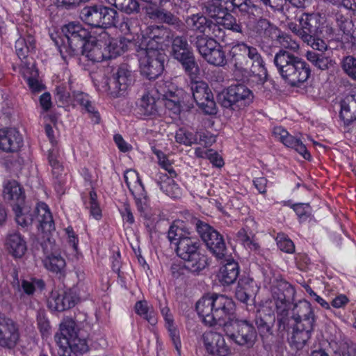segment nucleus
<instances>
[{
    "instance_id": "nucleus-1",
    "label": "nucleus",
    "mask_w": 356,
    "mask_h": 356,
    "mask_svg": "<svg viewBox=\"0 0 356 356\" xmlns=\"http://www.w3.org/2000/svg\"><path fill=\"white\" fill-rule=\"evenodd\" d=\"M171 32L161 26L147 27L138 35L135 47L141 73L149 79H156L164 70V47L169 44Z\"/></svg>"
},
{
    "instance_id": "nucleus-2",
    "label": "nucleus",
    "mask_w": 356,
    "mask_h": 356,
    "mask_svg": "<svg viewBox=\"0 0 356 356\" xmlns=\"http://www.w3.org/2000/svg\"><path fill=\"white\" fill-rule=\"evenodd\" d=\"M234 303L229 297L217 293L207 295L196 303V310L204 323L209 326L221 325L231 318L234 312Z\"/></svg>"
},
{
    "instance_id": "nucleus-3",
    "label": "nucleus",
    "mask_w": 356,
    "mask_h": 356,
    "mask_svg": "<svg viewBox=\"0 0 356 356\" xmlns=\"http://www.w3.org/2000/svg\"><path fill=\"white\" fill-rule=\"evenodd\" d=\"M273 62L281 77L292 86L304 83L311 74L309 65L289 51L280 49Z\"/></svg>"
},
{
    "instance_id": "nucleus-4",
    "label": "nucleus",
    "mask_w": 356,
    "mask_h": 356,
    "mask_svg": "<svg viewBox=\"0 0 356 356\" xmlns=\"http://www.w3.org/2000/svg\"><path fill=\"white\" fill-rule=\"evenodd\" d=\"M67 41L59 47L63 58L80 54L84 45L92 38L90 33L79 22H70L62 28Z\"/></svg>"
},
{
    "instance_id": "nucleus-5",
    "label": "nucleus",
    "mask_w": 356,
    "mask_h": 356,
    "mask_svg": "<svg viewBox=\"0 0 356 356\" xmlns=\"http://www.w3.org/2000/svg\"><path fill=\"white\" fill-rule=\"evenodd\" d=\"M80 18L86 24L101 29L115 26L118 22V13L112 8L102 5L84 7Z\"/></svg>"
},
{
    "instance_id": "nucleus-6",
    "label": "nucleus",
    "mask_w": 356,
    "mask_h": 356,
    "mask_svg": "<svg viewBox=\"0 0 356 356\" xmlns=\"http://www.w3.org/2000/svg\"><path fill=\"white\" fill-rule=\"evenodd\" d=\"M252 92L245 85H232L218 95L221 106L233 111L243 109L253 101Z\"/></svg>"
},
{
    "instance_id": "nucleus-7",
    "label": "nucleus",
    "mask_w": 356,
    "mask_h": 356,
    "mask_svg": "<svg viewBox=\"0 0 356 356\" xmlns=\"http://www.w3.org/2000/svg\"><path fill=\"white\" fill-rule=\"evenodd\" d=\"M195 46L200 54L208 63L215 66L226 65L225 53L216 40L203 35H197Z\"/></svg>"
},
{
    "instance_id": "nucleus-8",
    "label": "nucleus",
    "mask_w": 356,
    "mask_h": 356,
    "mask_svg": "<svg viewBox=\"0 0 356 356\" xmlns=\"http://www.w3.org/2000/svg\"><path fill=\"white\" fill-rule=\"evenodd\" d=\"M195 227L209 250L218 259L224 258L227 248L222 236L209 225L201 220L197 221Z\"/></svg>"
},
{
    "instance_id": "nucleus-9",
    "label": "nucleus",
    "mask_w": 356,
    "mask_h": 356,
    "mask_svg": "<svg viewBox=\"0 0 356 356\" xmlns=\"http://www.w3.org/2000/svg\"><path fill=\"white\" fill-rule=\"evenodd\" d=\"M191 90L197 105L204 113L213 115L216 113L213 95L205 82H191Z\"/></svg>"
},
{
    "instance_id": "nucleus-10",
    "label": "nucleus",
    "mask_w": 356,
    "mask_h": 356,
    "mask_svg": "<svg viewBox=\"0 0 356 356\" xmlns=\"http://www.w3.org/2000/svg\"><path fill=\"white\" fill-rule=\"evenodd\" d=\"M131 71L125 67H120L117 72L106 81L104 91L113 97L124 95L131 83Z\"/></svg>"
},
{
    "instance_id": "nucleus-11",
    "label": "nucleus",
    "mask_w": 356,
    "mask_h": 356,
    "mask_svg": "<svg viewBox=\"0 0 356 356\" xmlns=\"http://www.w3.org/2000/svg\"><path fill=\"white\" fill-rule=\"evenodd\" d=\"M202 339L206 351L212 356H231L233 354L232 348L218 332H205Z\"/></svg>"
},
{
    "instance_id": "nucleus-12",
    "label": "nucleus",
    "mask_w": 356,
    "mask_h": 356,
    "mask_svg": "<svg viewBox=\"0 0 356 356\" xmlns=\"http://www.w3.org/2000/svg\"><path fill=\"white\" fill-rule=\"evenodd\" d=\"M236 333L227 334L239 346H252L257 338V332L252 324L247 321H237L234 323Z\"/></svg>"
},
{
    "instance_id": "nucleus-13",
    "label": "nucleus",
    "mask_w": 356,
    "mask_h": 356,
    "mask_svg": "<svg viewBox=\"0 0 356 356\" xmlns=\"http://www.w3.org/2000/svg\"><path fill=\"white\" fill-rule=\"evenodd\" d=\"M19 339V333L16 323L0 312V346L13 348Z\"/></svg>"
},
{
    "instance_id": "nucleus-14",
    "label": "nucleus",
    "mask_w": 356,
    "mask_h": 356,
    "mask_svg": "<svg viewBox=\"0 0 356 356\" xmlns=\"http://www.w3.org/2000/svg\"><path fill=\"white\" fill-rule=\"evenodd\" d=\"M292 318L299 328L314 329L315 315L308 301H300L295 305Z\"/></svg>"
},
{
    "instance_id": "nucleus-15",
    "label": "nucleus",
    "mask_w": 356,
    "mask_h": 356,
    "mask_svg": "<svg viewBox=\"0 0 356 356\" xmlns=\"http://www.w3.org/2000/svg\"><path fill=\"white\" fill-rule=\"evenodd\" d=\"M292 318L299 328L314 329L315 315L308 301H300L295 305Z\"/></svg>"
},
{
    "instance_id": "nucleus-16",
    "label": "nucleus",
    "mask_w": 356,
    "mask_h": 356,
    "mask_svg": "<svg viewBox=\"0 0 356 356\" xmlns=\"http://www.w3.org/2000/svg\"><path fill=\"white\" fill-rule=\"evenodd\" d=\"M104 39L101 38V32L97 38L92 37L84 45L81 54L92 62H102L109 59L110 54L106 52V46Z\"/></svg>"
},
{
    "instance_id": "nucleus-17",
    "label": "nucleus",
    "mask_w": 356,
    "mask_h": 356,
    "mask_svg": "<svg viewBox=\"0 0 356 356\" xmlns=\"http://www.w3.org/2000/svg\"><path fill=\"white\" fill-rule=\"evenodd\" d=\"M235 49L245 54L253 69V75L257 76L259 78L266 76V69L264 65V61L256 47L241 42L235 45Z\"/></svg>"
},
{
    "instance_id": "nucleus-18",
    "label": "nucleus",
    "mask_w": 356,
    "mask_h": 356,
    "mask_svg": "<svg viewBox=\"0 0 356 356\" xmlns=\"http://www.w3.org/2000/svg\"><path fill=\"white\" fill-rule=\"evenodd\" d=\"M279 286L284 289L286 293L276 292V289H273V298L275 302L278 321L281 323L288 316V302L286 297L294 296L296 291L294 288L286 282H281Z\"/></svg>"
},
{
    "instance_id": "nucleus-19",
    "label": "nucleus",
    "mask_w": 356,
    "mask_h": 356,
    "mask_svg": "<svg viewBox=\"0 0 356 356\" xmlns=\"http://www.w3.org/2000/svg\"><path fill=\"white\" fill-rule=\"evenodd\" d=\"M273 134L275 138L282 142L285 146L295 149L305 159H310L311 155L303 143L300 139L290 135L282 127H274Z\"/></svg>"
},
{
    "instance_id": "nucleus-20",
    "label": "nucleus",
    "mask_w": 356,
    "mask_h": 356,
    "mask_svg": "<svg viewBox=\"0 0 356 356\" xmlns=\"http://www.w3.org/2000/svg\"><path fill=\"white\" fill-rule=\"evenodd\" d=\"M48 305L52 310L63 312L75 305V298L70 289L53 291Z\"/></svg>"
},
{
    "instance_id": "nucleus-21",
    "label": "nucleus",
    "mask_w": 356,
    "mask_h": 356,
    "mask_svg": "<svg viewBox=\"0 0 356 356\" xmlns=\"http://www.w3.org/2000/svg\"><path fill=\"white\" fill-rule=\"evenodd\" d=\"M101 38L105 41L106 52L110 54L109 59L115 58L125 52L133 44L132 42L126 38L118 39L111 38L108 33L103 29L101 30Z\"/></svg>"
},
{
    "instance_id": "nucleus-22",
    "label": "nucleus",
    "mask_w": 356,
    "mask_h": 356,
    "mask_svg": "<svg viewBox=\"0 0 356 356\" xmlns=\"http://www.w3.org/2000/svg\"><path fill=\"white\" fill-rule=\"evenodd\" d=\"M323 17L318 13H304L299 19L302 27V40H308L312 36L318 35V30Z\"/></svg>"
},
{
    "instance_id": "nucleus-23",
    "label": "nucleus",
    "mask_w": 356,
    "mask_h": 356,
    "mask_svg": "<svg viewBox=\"0 0 356 356\" xmlns=\"http://www.w3.org/2000/svg\"><path fill=\"white\" fill-rule=\"evenodd\" d=\"M22 138L15 129H0V149L6 152L17 151L22 145Z\"/></svg>"
},
{
    "instance_id": "nucleus-24",
    "label": "nucleus",
    "mask_w": 356,
    "mask_h": 356,
    "mask_svg": "<svg viewBox=\"0 0 356 356\" xmlns=\"http://www.w3.org/2000/svg\"><path fill=\"white\" fill-rule=\"evenodd\" d=\"M13 211L15 214L17 223L22 227L31 225L35 218L34 210L32 211L29 203L23 200V203L14 204Z\"/></svg>"
},
{
    "instance_id": "nucleus-25",
    "label": "nucleus",
    "mask_w": 356,
    "mask_h": 356,
    "mask_svg": "<svg viewBox=\"0 0 356 356\" xmlns=\"http://www.w3.org/2000/svg\"><path fill=\"white\" fill-rule=\"evenodd\" d=\"M232 63L234 67L235 72H238L243 77L248 78L253 75V69L247 58L245 54L235 49V46L232 49Z\"/></svg>"
},
{
    "instance_id": "nucleus-26",
    "label": "nucleus",
    "mask_w": 356,
    "mask_h": 356,
    "mask_svg": "<svg viewBox=\"0 0 356 356\" xmlns=\"http://www.w3.org/2000/svg\"><path fill=\"white\" fill-rule=\"evenodd\" d=\"M3 195L4 199L14 204L23 203L25 200L24 191L22 186L15 180H8L3 184Z\"/></svg>"
},
{
    "instance_id": "nucleus-27",
    "label": "nucleus",
    "mask_w": 356,
    "mask_h": 356,
    "mask_svg": "<svg viewBox=\"0 0 356 356\" xmlns=\"http://www.w3.org/2000/svg\"><path fill=\"white\" fill-rule=\"evenodd\" d=\"M34 213L42 231L50 232L54 229L53 217L47 204L44 202L38 203L34 209Z\"/></svg>"
},
{
    "instance_id": "nucleus-28",
    "label": "nucleus",
    "mask_w": 356,
    "mask_h": 356,
    "mask_svg": "<svg viewBox=\"0 0 356 356\" xmlns=\"http://www.w3.org/2000/svg\"><path fill=\"white\" fill-rule=\"evenodd\" d=\"M339 117L344 126H349L356 120V98L354 95L347 96L341 102Z\"/></svg>"
},
{
    "instance_id": "nucleus-29",
    "label": "nucleus",
    "mask_w": 356,
    "mask_h": 356,
    "mask_svg": "<svg viewBox=\"0 0 356 356\" xmlns=\"http://www.w3.org/2000/svg\"><path fill=\"white\" fill-rule=\"evenodd\" d=\"M175 250L177 255L183 260L200 252L199 243L193 237L183 238L175 248Z\"/></svg>"
},
{
    "instance_id": "nucleus-30",
    "label": "nucleus",
    "mask_w": 356,
    "mask_h": 356,
    "mask_svg": "<svg viewBox=\"0 0 356 356\" xmlns=\"http://www.w3.org/2000/svg\"><path fill=\"white\" fill-rule=\"evenodd\" d=\"M239 274V267L237 262L227 260L220 270L218 277L222 284L229 285L233 284L237 279Z\"/></svg>"
},
{
    "instance_id": "nucleus-31",
    "label": "nucleus",
    "mask_w": 356,
    "mask_h": 356,
    "mask_svg": "<svg viewBox=\"0 0 356 356\" xmlns=\"http://www.w3.org/2000/svg\"><path fill=\"white\" fill-rule=\"evenodd\" d=\"M7 245L10 254L15 257H22L26 251V243L21 234L14 232L8 236Z\"/></svg>"
},
{
    "instance_id": "nucleus-32",
    "label": "nucleus",
    "mask_w": 356,
    "mask_h": 356,
    "mask_svg": "<svg viewBox=\"0 0 356 356\" xmlns=\"http://www.w3.org/2000/svg\"><path fill=\"white\" fill-rule=\"evenodd\" d=\"M173 178L166 175H160L157 183L164 193L171 198L176 199L181 196V190Z\"/></svg>"
},
{
    "instance_id": "nucleus-33",
    "label": "nucleus",
    "mask_w": 356,
    "mask_h": 356,
    "mask_svg": "<svg viewBox=\"0 0 356 356\" xmlns=\"http://www.w3.org/2000/svg\"><path fill=\"white\" fill-rule=\"evenodd\" d=\"M216 22L223 26L225 29L235 33H243L242 24L230 13L219 10Z\"/></svg>"
},
{
    "instance_id": "nucleus-34",
    "label": "nucleus",
    "mask_w": 356,
    "mask_h": 356,
    "mask_svg": "<svg viewBox=\"0 0 356 356\" xmlns=\"http://www.w3.org/2000/svg\"><path fill=\"white\" fill-rule=\"evenodd\" d=\"M43 264L47 270L53 273L60 275L65 273L66 262L59 254H51L47 256L43 260Z\"/></svg>"
},
{
    "instance_id": "nucleus-35",
    "label": "nucleus",
    "mask_w": 356,
    "mask_h": 356,
    "mask_svg": "<svg viewBox=\"0 0 356 356\" xmlns=\"http://www.w3.org/2000/svg\"><path fill=\"white\" fill-rule=\"evenodd\" d=\"M171 39H172L171 54L175 59L179 60L192 53L190 49L189 44L185 38L182 36H176L173 38V35L171 33V37L170 38L169 41Z\"/></svg>"
},
{
    "instance_id": "nucleus-36",
    "label": "nucleus",
    "mask_w": 356,
    "mask_h": 356,
    "mask_svg": "<svg viewBox=\"0 0 356 356\" xmlns=\"http://www.w3.org/2000/svg\"><path fill=\"white\" fill-rule=\"evenodd\" d=\"M306 58L314 67L321 70H326L330 67H334L336 64L335 61L330 57L312 51L307 52Z\"/></svg>"
},
{
    "instance_id": "nucleus-37",
    "label": "nucleus",
    "mask_w": 356,
    "mask_h": 356,
    "mask_svg": "<svg viewBox=\"0 0 356 356\" xmlns=\"http://www.w3.org/2000/svg\"><path fill=\"white\" fill-rule=\"evenodd\" d=\"M190 237H191V233L184 227L182 222H174L170 227L168 232V238L171 244L175 245V248L178 246L183 238Z\"/></svg>"
},
{
    "instance_id": "nucleus-38",
    "label": "nucleus",
    "mask_w": 356,
    "mask_h": 356,
    "mask_svg": "<svg viewBox=\"0 0 356 356\" xmlns=\"http://www.w3.org/2000/svg\"><path fill=\"white\" fill-rule=\"evenodd\" d=\"M76 336L75 322L72 319H66L60 323V332L56 334L55 340L59 346V341H63L64 339L70 341Z\"/></svg>"
},
{
    "instance_id": "nucleus-39",
    "label": "nucleus",
    "mask_w": 356,
    "mask_h": 356,
    "mask_svg": "<svg viewBox=\"0 0 356 356\" xmlns=\"http://www.w3.org/2000/svg\"><path fill=\"white\" fill-rule=\"evenodd\" d=\"M74 100L76 104L84 107L86 111L90 115L92 121L95 124H98L100 122V115L96 110L95 107L92 104L87 94L83 92H78L74 96Z\"/></svg>"
},
{
    "instance_id": "nucleus-40",
    "label": "nucleus",
    "mask_w": 356,
    "mask_h": 356,
    "mask_svg": "<svg viewBox=\"0 0 356 356\" xmlns=\"http://www.w3.org/2000/svg\"><path fill=\"white\" fill-rule=\"evenodd\" d=\"M254 31L260 37L266 38L273 39L279 33V29L266 19H259L254 26Z\"/></svg>"
},
{
    "instance_id": "nucleus-41",
    "label": "nucleus",
    "mask_w": 356,
    "mask_h": 356,
    "mask_svg": "<svg viewBox=\"0 0 356 356\" xmlns=\"http://www.w3.org/2000/svg\"><path fill=\"white\" fill-rule=\"evenodd\" d=\"M59 347L68 349L74 353H84L88 350V346L85 339H81L78 335L71 340L64 339L59 341Z\"/></svg>"
},
{
    "instance_id": "nucleus-42",
    "label": "nucleus",
    "mask_w": 356,
    "mask_h": 356,
    "mask_svg": "<svg viewBox=\"0 0 356 356\" xmlns=\"http://www.w3.org/2000/svg\"><path fill=\"white\" fill-rule=\"evenodd\" d=\"M210 20L202 15H192L186 19V26L193 31H198L201 33L207 32L209 26Z\"/></svg>"
},
{
    "instance_id": "nucleus-43",
    "label": "nucleus",
    "mask_w": 356,
    "mask_h": 356,
    "mask_svg": "<svg viewBox=\"0 0 356 356\" xmlns=\"http://www.w3.org/2000/svg\"><path fill=\"white\" fill-rule=\"evenodd\" d=\"M125 183L131 194L140 193L143 191L144 186L141 182L138 173L132 169L127 170L124 174Z\"/></svg>"
},
{
    "instance_id": "nucleus-44",
    "label": "nucleus",
    "mask_w": 356,
    "mask_h": 356,
    "mask_svg": "<svg viewBox=\"0 0 356 356\" xmlns=\"http://www.w3.org/2000/svg\"><path fill=\"white\" fill-rule=\"evenodd\" d=\"M184 261L186 268L192 273H199L208 265L207 257L201 252L191 257L189 259L184 260Z\"/></svg>"
},
{
    "instance_id": "nucleus-45",
    "label": "nucleus",
    "mask_w": 356,
    "mask_h": 356,
    "mask_svg": "<svg viewBox=\"0 0 356 356\" xmlns=\"http://www.w3.org/2000/svg\"><path fill=\"white\" fill-rule=\"evenodd\" d=\"M312 331L313 329H301L298 325H295L291 338V343L296 346V348H302L310 339Z\"/></svg>"
},
{
    "instance_id": "nucleus-46",
    "label": "nucleus",
    "mask_w": 356,
    "mask_h": 356,
    "mask_svg": "<svg viewBox=\"0 0 356 356\" xmlns=\"http://www.w3.org/2000/svg\"><path fill=\"white\" fill-rule=\"evenodd\" d=\"M225 4L232 8L233 12H239L242 15L253 14L256 7L249 0H226Z\"/></svg>"
},
{
    "instance_id": "nucleus-47",
    "label": "nucleus",
    "mask_w": 356,
    "mask_h": 356,
    "mask_svg": "<svg viewBox=\"0 0 356 356\" xmlns=\"http://www.w3.org/2000/svg\"><path fill=\"white\" fill-rule=\"evenodd\" d=\"M140 111L145 116L155 115L157 112L156 99L149 92L142 97L140 103Z\"/></svg>"
},
{
    "instance_id": "nucleus-48",
    "label": "nucleus",
    "mask_w": 356,
    "mask_h": 356,
    "mask_svg": "<svg viewBox=\"0 0 356 356\" xmlns=\"http://www.w3.org/2000/svg\"><path fill=\"white\" fill-rule=\"evenodd\" d=\"M132 195L134 196L136 204L140 215L146 219H149L151 212L145 188L140 193H134Z\"/></svg>"
},
{
    "instance_id": "nucleus-49",
    "label": "nucleus",
    "mask_w": 356,
    "mask_h": 356,
    "mask_svg": "<svg viewBox=\"0 0 356 356\" xmlns=\"http://www.w3.org/2000/svg\"><path fill=\"white\" fill-rule=\"evenodd\" d=\"M106 1L127 14L139 11V3L137 0H106Z\"/></svg>"
},
{
    "instance_id": "nucleus-50",
    "label": "nucleus",
    "mask_w": 356,
    "mask_h": 356,
    "mask_svg": "<svg viewBox=\"0 0 356 356\" xmlns=\"http://www.w3.org/2000/svg\"><path fill=\"white\" fill-rule=\"evenodd\" d=\"M335 21L339 29L345 34L349 35L353 31L354 24L348 13L338 11L335 13Z\"/></svg>"
},
{
    "instance_id": "nucleus-51",
    "label": "nucleus",
    "mask_w": 356,
    "mask_h": 356,
    "mask_svg": "<svg viewBox=\"0 0 356 356\" xmlns=\"http://www.w3.org/2000/svg\"><path fill=\"white\" fill-rule=\"evenodd\" d=\"M275 38L284 50L287 51L286 49H289L296 52L300 48V45L296 40H293L290 35L282 32L280 30L279 33H277Z\"/></svg>"
},
{
    "instance_id": "nucleus-52",
    "label": "nucleus",
    "mask_w": 356,
    "mask_h": 356,
    "mask_svg": "<svg viewBox=\"0 0 356 356\" xmlns=\"http://www.w3.org/2000/svg\"><path fill=\"white\" fill-rule=\"evenodd\" d=\"M49 163L51 167V172L53 176L58 181V191H60L62 190L61 188V184H62V179L61 176L63 172V167L60 164V161L56 159V156L54 152V150L49 151Z\"/></svg>"
},
{
    "instance_id": "nucleus-53",
    "label": "nucleus",
    "mask_w": 356,
    "mask_h": 356,
    "mask_svg": "<svg viewBox=\"0 0 356 356\" xmlns=\"http://www.w3.org/2000/svg\"><path fill=\"white\" fill-rule=\"evenodd\" d=\"M237 238L247 249L254 252L259 250L260 245L257 239L254 236L248 234L245 229H241L238 232Z\"/></svg>"
},
{
    "instance_id": "nucleus-54",
    "label": "nucleus",
    "mask_w": 356,
    "mask_h": 356,
    "mask_svg": "<svg viewBox=\"0 0 356 356\" xmlns=\"http://www.w3.org/2000/svg\"><path fill=\"white\" fill-rule=\"evenodd\" d=\"M341 66L343 72L352 80L356 81V57L347 56L343 58Z\"/></svg>"
},
{
    "instance_id": "nucleus-55",
    "label": "nucleus",
    "mask_w": 356,
    "mask_h": 356,
    "mask_svg": "<svg viewBox=\"0 0 356 356\" xmlns=\"http://www.w3.org/2000/svg\"><path fill=\"white\" fill-rule=\"evenodd\" d=\"M135 311L137 314L143 316L150 324L154 325L156 323V319L153 313L149 312V306L146 300H140L136 302L135 305Z\"/></svg>"
},
{
    "instance_id": "nucleus-56",
    "label": "nucleus",
    "mask_w": 356,
    "mask_h": 356,
    "mask_svg": "<svg viewBox=\"0 0 356 356\" xmlns=\"http://www.w3.org/2000/svg\"><path fill=\"white\" fill-rule=\"evenodd\" d=\"M44 287V282L40 279H32L31 281L22 280L19 290L26 295H33L38 289L42 290Z\"/></svg>"
},
{
    "instance_id": "nucleus-57",
    "label": "nucleus",
    "mask_w": 356,
    "mask_h": 356,
    "mask_svg": "<svg viewBox=\"0 0 356 356\" xmlns=\"http://www.w3.org/2000/svg\"><path fill=\"white\" fill-rule=\"evenodd\" d=\"M177 60L181 63L185 72L188 74H197L199 72V67L195 61L193 52Z\"/></svg>"
},
{
    "instance_id": "nucleus-58",
    "label": "nucleus",
    "mask_w": 356,
    "mask_h": 356,
    "mask_svg": "<svg viewBox=\"0 0 356 356\" xmlns=\"http://www.w3.org/2000/svg\"><path fill=\"white\" fill-rule=\"evenodd\" d=\"M175 140L177 143L191 146L197 143V139L195 135L184 129H179L175 134Z\"/></svg>"
},
{
    "instance_id": "nucleus-59",
    "label": "nucleus",
    "mask_w": 356,
    "mask_h": 356,
    "mask_svg": "<svg viewBox=\"0 0 356 356\" xmlns=\"http://www.w3.org/2000/svg\"><path fill=\"white\" fill-rule=\"evenodd\" d=\"M154 153L157 156L159 165L168 172V177H176L177 174L167 156L161 151H156Z\"/></svg>"
},
{
    "instance_id": "nucleus-60",
    "label": "nucleus",
    "mask_w": 356,
    "mask_h": 356,
    "mask_svg": "<svg viewBox=\"0 0 356 356\" xmlns=\"http://www.w3.org/2000/svg\"><path fill=\"white\" fill-rule=\"evenodd\" d=\"M277 244L280 250L286 253H293L295 250L293 242L283 234H278Z\"/></svg>"
},
{
    "instance_id": "nucleus-61",
    "label": "nucleus",
    "mask_w": 356,
    "mask_h": 356,
    "mask_svg": "<svg viewBox=\"0 0 356 356\" xmlns=\"http://www.w3.org/2000/svg\"><path fill=\"white\" fill-rule=\"evenodd\" d=\"M165 327L168 330L169 336L173 343V345H174L176 350L177 351L178 355L180 356L181 355V343L179 330L175 326V323L165 326Z\"/></svg>"
},
{
    "instance_id": "nucleus-62",
    "label": "nucleus",
    "mask_w": 356,
    "mask_h": 356,
    "mask_svg": "<svg viewBox=\"0 0 356 356\" xmlns=\"http://www.w3.org/2000/svg\"><path fill=\"white\" fill-rule=\"evenodd\" d=\"M274 321V316L269 314L268 316H266V319H264L261 317V314L260 313L259 316L256 320V324L259 329V331L261 334H266L270 332L271 329V323L272 321Z\"/></svg>"
},
{
    "instance_id": "nucleus-63",
    "label": "nucleus",
    "mask_w": 356,
    "mask_h": 356,
    "mask_svg": "<svg viewBox=\"0 0 356 356\" xmlns=\"http://www.w3.org/2000/svg\"><path fill=\"white\" fill-rule=\"evenodd\" d=\"M90 214L95 219L99 220L102 216V211L97 202V194L94 191L90 193V200L87 204Z\"/></svg>"
},
{
    "instance_id": "nucleus-64",
    "label": "nucleus",
    "mask_w": 356,
    "mask_h": 356,
    "mask_svg": "<svg viewBox=\"0 0 356 356\" xmlns=\"http://www.w3.org/2000/svg\"><path fill=\"white\" fill-rule=\"evenodd\" d=\"M334 35V29L331 24L326 22L324 19L321 21L319 29L318 30V35L329 39L332 38Z\"/></svg>"
}]
</instances>
